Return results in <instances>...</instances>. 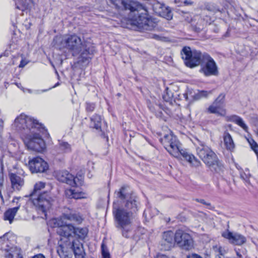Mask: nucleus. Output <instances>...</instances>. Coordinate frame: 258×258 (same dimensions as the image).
<instances>
[{
  "label": "nucleus",
  "instance_id": "nucleus-43",
  "mask_svg": "<svg viewBox=\"0 0 258 258\" xmlns=\"http://www.w3.org/2000/svg\"><path fill=\"white\" fill-rule=\"evenodd\" d=\"M189 258H203L201 256L197 254H192Z\"/></svg>",
  "mask_w": 258,
  "mask_h": 258
},
{
  "label": "nucleus",
  "instance_id": "nucleus-38",
  "mask_svg": "<svg viewBox=\"0 0 258 258\" xmlns=\"http://www.w3.org/2000/svg\"><path fill=\"white\" fill-rule=\"evenodd\" d=\"M28 61H27L26 59H22L19 66V68H24L28 63Z\"/></svg>",
  "mask_w": 258,
  "mask_h": 258
},
{
  "label": "nucleus",
  "instance_id": "nucleus-9",
  "mask_svg": "<svg viewBox=\"0 0 258 258\" xmlns=\"http://www.w3.org/2000/svg\"><path fill=\"white\" fill-rule=\"evenodd\" d=\"M55 201V197L50 192H44L39 195L36 199H33L32 203L38 212L44 214L42 218L46 219V213L51 208Z\"/></svg>",
  "mask_w": 258,
  "mask_h": 258
},
{
  "label": "nucleus",
  "instance_id": "nucleus-41",
  "mask_svg": "<svg viewBox=\"0 0 258 258\" xmlns=\"http://www.w3.org/2000/svg\"><path fill=\"white\" fill-rule=\"evenodd\" d=\"M196 201H197L198 202H200L202 204H205V205H210V204L209 203H207L203 199H197L196 200Z\"/></svg>",
  "mask_w": 258,
  "mask_h": 258
},
{
  "label": "nucleus",
  "instance_id": "nucleus-8",
  "mask_svg": "<svg viewBox=\"0 0 258 258\" xmlns=\"http://www.w3.org/2000/svg\"><path fill=\"white\" fill-rule=\"evenodd\" d=\"M41 124L34 118L25 114H21L15 120L13 127L20 131H24L25 136L33 130H40Z\"/></svg>",
  "mask_w": 258,
  "mask_h": 258
},
{
  "label": "nucleus",
  "instance_id": "nucleus-51",
  "mask_svg": "<svg viewBox=\"0 0 258 258\" xmlns=\"http://www.w3.org/2000/svg\"><path fill=\"white\" fill-rule=\"evenodd\" d=\"M17 86H18V87L19 88H20L21 89H22V88H23L22 87H20V86H19L18 85Z\"/></svg>",
  "mask_w": 258,
  "mask_h": 258
},
{
  "label": "nucleus",
  "instance_id": "nucleus-46",
  "mask_svg": "<svg viewBox=\"0 0 258 258\" xmlns=\"http://www.w3.org/2000/svg\"><path fill=\"white\" fill-rule=\"evenodd\" d=\"M3 125V121L0 122V129H2Z\"/></svg>",
  "mask_w": 258,
  "mask_h": 258
},
{
  "label": "nucleus",
  "instance_id": "nucleus-44",
  "mask_svg": "<svg viewBox=\"0 0 258 258\" xmlns=\"http://www.w3.org/2000/svg\"><path fill=\"white\" fill-rule=\"evenodd\" d=\"M184 4H185L186 5H192V2L191 1L186 0L184 2Z\"/></svg>",
  "mask_w": 258,
  "mask_h": 258
},
{
  "label": "nucleus",
  "instance_id": "nucleus-35",
  "mask_svg": "<svg viewBox=\"0 0 258 258\" xmlns=\"http://www.w3.org/2000/svg\"><path fill=\"white\" fill-rule=\"evenodd\" d=\"M184 18L185 21L187 22L188 23H192L193 21L192 16L190 14L185 13L184 15Z\"/></svg>",
  "mask_w": 258,
  "mask_h": 258
},
{
  "label": "nucleus",
  "instance_id": "nucleus-25",
  "mask_svg": "<svg viewBox=\"0 0 258 258\" xmlns=\"http://www.w3.org/2000/svg\"><path fill=\"white\" fill-rule=\"evenodd\" d=\"M62 218L64 220H68L77 224H80L83 220L82 216L77 213L65 214L63 215Z\"/></svg>",
  "mask_w": 258,
  "mask_h": 258
},
{
  "label": "nucleus",
  "instance_id": "nucleus-48",
  "mask_svg": "<svg viewBox=\"0 0 258 258\" xmlns=\"http://www.w3.org/2000/svg\"><path fill=\"white\" fill-rule=\"evenodd\" d=\"M236 167H237V168L238 170H241V168L240 167H239V166H236Z\"/></svg>",
  "mask_w": 258,
  "mask_h": 258
},
{
  "label": "nucleus",
  "instance_id": "nucleus-30",
  "mask_svg": "<svg viewBox=\"0 0 258 258\" xmlns=\"http://www.w3.org/2000/svg\"><path fill=\"white\" fill-rule=\"evenodd\" d=\"M204 9L214 13L220 11L217 5L212 3H205L204 5Z\"/></svg>",
  "mask_w": 258,
  "mask_h": 258
},
{
  "label": "nucleus",
  "instance_id": "nucleus-36",
  "mask_svg": "<svg viewBox=\"0 0 258 258\" xmlns=\"http://www.w3.org/2000/svg\"><path fill=\"white\" fill-rule=\"evenodd\" d=\"M95 108V105L93 103H86V110L88 111L92 112L94 110Z\"/></svg>",
  "mask_w": 258,
  "mask_h": 258
},
{
  "label": "nucleus",
  "instance_id": "nucleus-17",
  "mask_svg": "<svg viewBox=\"0 0 258 258\" xmlns=\"http://www.w3.org/2000/svg\"><path fill=\"white\" fill-rule=\"evenodd\" d=\"M222 236L228 239L229 242L233 244L241 245L246 241V238L238 233H232L228 231L223 232Z\"/></svg>",
  "mask_w": 258,
  "mask_h": 258
},
{
  "label": "nucleus",
  "instance_id": "nucleus-11",
  "mask_svg": "<svg viewBox=\"0 0 258 258\" xmlns=\"http://www.w3.org/2000/svg\"><path fill=\"white\" fill-rule=\"evenodd\" d=\"M200 72L205 76H217L218 69L214 60L207 53H204L201 62Z\"/></svg>",
  "mask_w": 258,
  "mask_h": 258
},
{
  "label": "nucleus",
  "instance_id": "nucleus-1",
  "mask_svg": "<svg viewBox=\"0 0 258 258\" xmlns=\"http://www.w3.org/2000/svg\"><path fill=\"white\" fill-rule=\"evenodd\" d=\"M116 197L121 200H126L124 206L117 207L113 205L116 227L121 232L123 237L126 238L134 237L135 227L133 224L134 213L138 210V197L131 191L127 186H122L116 191Z\"/></svg>",
  "mask_w": 258,
  "mask_h": 258
},
{
  "label": "nucleus",
  "instance_id": "nucleus-16",
  "mask_svg": "<svg viewBox=\"0 0 258 258\" xmlns=\"http://www.w3.org/2000/svg\"><path fill=\"white\" fill-rule=\"evenodd\" d=\"M224 98L225 95L224 94H220L213 103L209 107L208 111L211 113H214L221 116L225 115L226 112L223 107Z\"/></svg>",
  "mask_w": 258,
  "mask_h": 258
},
{
  "label": "nucleus",
  "instance_id": "nucleus-47",
  "mask_svg": "<svg viewBox=\"0 0 258 258\" xmlns=\"http://www.w3.org/2000/svg\"><path fill=\"white\" fill-rule=\"evenodd\" d=\"M236 254H237V255L239 257H241V255L240 254L239 252H236Z\"/></svg>",
  "mask_w": 258,
  "mask_h": 258
},
{
  "label": "nucleus",
  "instance_id": "nucleus-26",
  "mask_svg": "<svg viewBox=\"0 0 258 258\" xmlns=\"http://www.w3.org/2000/svg\"><path fill=\"white\" fill-rule=\"evenodd\" d=\"M15 4L17 9L24 11L34 6V3L33 0H18Z\"/></svg>",
  "mask_w": 258,
  "mask_h": 258
},
{
  "label": "nucleus",
  "instance_id": "nucleus-39",
  "mask_svg": "<svg viewBox=\"0 0 258 258\" xmlns=\"http://www.w3.org/2000/svg\"><path fill=\"white\" fill-rule=\"evenodd\" d=\"M211 91H202L200 92V95L203 97H207L210 94H211Z\"/></svg>",
  "mask_w": 258,
  "mask_h": 258
},
{
  "label": "nucleus",
  "instance_id": "nucleus-15",
  "mask_svg": "<svg viewBox=\"0 0 258 258\" xmlns=\"http://www.w3.org/2000/svg\"><path fill=\"white\" fill-rule=\"evenodd\" d=\"M29 166L32 173H43L48 169V165L42 158L37 157L29 160Z\"/></svg>",
  "mask_w": 258,
  "mask_h": 258
},
{
  "label": "nucleus",
  "instance_id": "nucleus-37",
  "mask_svg": "<svg viewBox=\"0 0 258 258\" xmlns=\"http://www.w3.org/2000/svg\"><path fill=\"white\" fill-rule=\"evenodd\" d=\"M50 89L51 88H49L48 89H44V90H33V94H36V95L40 94L41 93H42L47 91L48 90H50Z\"/></svg>",
  "mask_w": 258,
  "mask_h": 258
},
{
  "label": "nucleus",
  "instance_id": "nucleus-24",
  "mask_svg": "<svg viewBox=\"0 0 258 258\" xmlns=\"http://www.w3.org/2000/svg\"><path fill=\"white\" fill-rule=\"evenodd\" d=\"M223 139L224 145L227 150L233 151L235 148V144L231 135L228 133H225Z\"/></svg>",
  "mask_w": 258,
  "mask_h": 258
},
{
  "label": "nucleus",
  "instance_id": "nucleus-13",
  "mask_svg": "<svg viewBox=\"0 0 258 258\" xmlns=\"http://www.w3.org/2000/svg\"><path fill=\"white\" fill-rule=\"evenodd\" d=\"M57 248V252L60 258H72L73 256L71 239L62 236Z\"/></svg>",
  "mask_w": 258,
  "mask_h": 258
},
{
  "label": "nucleus",
  "instance_id": "nucleus-50",
  "mask_svg": "<svg viewBox=\"0 0 258 258\" xmlns=\"http://www.w3.org/2000/svg\"><path fill=\"white\" fill-rule=\"evenodd\" d=\"M58 85V84H56V85H55L52 88H55V87H56Z\"/></svg>",
  "mask_w": 258,
  "mask_h": 258
},
{
  "label": "nucleus",
  "instance_id": "nucleus-7",
  "mask_svg": "<svg viewBox=\"0 0 258 258\" xmlns=\"http://www.w3.org/2000/svg\"><path fill=\"white\" fill-rule=\"evenodd\" d=\"M44 131L42 125L40 130H33L23 138L24 143L28 149L37 152H43L46 148L45 144L40 133Z\"/></svg>",
  "mask_w": 258,
  "mask_h": 258
},
{
  "label": "nucleus",
  "instance_id": "nucleus-18",
  "mask_svg": "<svg viewBox=\"0 0 258 258\" xmlns=\"http://www.w3.org/2000/svg\"><path fill=\"white\" fill-rule=\"evenodd\" d=\"M175 243L173 232L171 231L164 232L161 243L162 249L168 250L173 247Z\"/></svg>",
  "mask_w": 258,
  "mask_h": 258
},
{
  "label": "nucleus",
  "instance_id": "nucleus-22",
  "mask_svg": "<svg viewBox=\"0 0 258 258\" xmlns=\"http://www.w3.org/2000/svg\"><path fill=\"white\" fill-rule=\"evenodd\" d=\"M20 206H17L13 208H11L7 210L4 215V219L5 221H8L10 224L12 223L16 213L18 211Z\"/></svg>",
  "mask_w": 258,
  "mask_h": 258
},
{
  "label": "nucleus",
  "instance_id": "nucleus-10",
  "mask_svg": "<svg viewBox=\"0 0 258 258\" xmlns=\"http://www.w3.org/2000/svg\"><path fill=\"white\" fill-rule=\"evenodd\" d=\"M181 55L185 65L192 68L200 64L203 53L196 50H191L189 47L185 46L182 48Z\"/></svg>",
  "mask_w": 258,
  "mask_h": 258
},
{
  "label": "nucleus",
  "instance_id": "nucleus-20",
  "mask_svg": "<svg viewBox=\"0 0 258 258\" xmlns=\"http://www.w3.org/2000/svg\"><path fill=\"white\" fill-rule=\"evenodd\" d=\"M71 242L72 251H74L76 258L85 256L86 253L82 244L79 242H75L73 239H71Z\"/></svg>",
  "mask_w": 258,
  "mask_h": 258
},
{
  "label": "nucleus",
  "instance_id": "nucleus-45",
  "mask_svg": "<svg viewBox=\"0 0 258 258\" xmlns=\"http://www.w3.org/2000/svg\"><path fill=\"white\" fill-rule=\"evenodd\" d=\"M157 258H168V257L167 256H166L165 255L162 254V255H159Z\"/></svg>",
  "mask_w": 258,
  "mask_h": 258
},
{
  "label": "nucleus",
  "instance_id": "nucleus-5",
  "mask_svg": "<svg viewBox=\"0 0 258 258\" xmlns=\"http://www.w3.org/2000/svg\"><path fill=\"white\" fill-rule=\"evenodd\" d=\"M194 144L197 154L205 164L217 172L222 170L223 165L210 147L206 145L204 142L199 140H197Z\"/></svg>",
  "mask_w": 258,
  "mask_h": 258
},
{
  "label": "nucleus",
  "instance_id": "nucleus-27",
  "mask_svg": "<svg viewBox=\"0 0 258 258\" xmlns=\"http://www.w3.org/2000/svg\"><path fill=\"white\" fill-rule=\"evenodd\" d=\"M231 120L240 126L244 131L247 132L248 126L241 117L237 115H233L231 117Z\"/></svg>",
  "mask_w": 258,
  "mask_h": 258
},
{
  "label": "nucleus",
  "instance_id": "nucleus-19",
  "mask_svg": "<svg viewBox=\"0 0 258 258\" xmlns=\"http://www.w3.org/2000/svg\"><path fill=\"white\" fill-rule=\"evenodd\" d=\"M11 186L14 190L19 191L24 184V179L20 176L14 173L9 175Z\"/></svg>",
  "mask_w": 258,
  "mask_h": 258
},
{
  "label": "nucleus",
  "instance_id": "nucleus-33",
  "mask_svg": "<svg viewBox=\"0 0 258 258\" xmlns=\"http://www.w3.org/2000/svg\"><path fill=\"white\" fill-rule=\"evenodd\" d=\"M59 148L63 153H68L71 151V145L68 143L65 142L59 143Z\"/></svg>",
  "mask_w": 258,
  "mask_h": 258
},
{
  "label": "nucleus",
  "instance_id": "nucleus-23",
  "mask_svg": "<svg viewBox=\"0 0 258 258\" xmlns=\"http://www.w3.org/2000/svg\"><path fill=\"white\" fill-rule=\"evenodd\" d=\"M5 257L6 258H23L21 249L17 247H11L9 250L6 251Z\"/></svg>",
  "mask_w": 258,
  "mask_h": 258
},
{
  "label": "nucleus",
  "instance_id": "nucleus-3",
  "mask_svg": "<svg viewBox=\"0 0 258 258\" xmlns=\"http://www.w3.org/2000/svg\"><path fill=\"white\" fill-rule=\"evenodd\" d=\"M53 45L59 49L66 47L70 50L73 55L80 53L79 61L88 62L90 58V55L93 53L94 48L90 43L83 42L81 38L76 35L61 37L56 36L53 39Z\"/></svg>",
  "mask_w": 258,
  "mask_h": 258
},
{
  "label": "nucleus",
  "instance_id": "nucleus-14",
  "mask_svg": "<svg viewBox=\"0 0 258 258\" xmlns=\"http://www.w3.org/2000/svg\"><path fill=\"white\" fill-rule=\"evenodd\" d=\"M57 179L62 182L66 183L70 185L75 187L82 184L81 179L75 177L67 171H60L56 173Z\"/></svg>",
  "mask_w": 258,
  "mask_h": 258
},
{
  "label": "nucleus",
  "instance_id": "nucleus-6",
  "mask_svg": "<svg viewBox=\"0 0 258 258\" xmlns=\"http://www.w3.org/2000/svg\"><path fill=\"white\" fill-rule=\"evenodd\" d=\"M52 222L54 224V227L56 228V233L60 236L67 237L70 239H73L72 234H74L81 239H84L88 233V230L86 227L75 228L71 224H64L59 219H53Z\"/></svg>",
  "mask_w": 258,
  "mask_h": 258
},
{
  "label": "nucleus",
  "instance_id": "nucleus-29",
  "mask_svg": "<svg viewBox=\"0 0 258 258\" xmlns=\"http://www.w3.org/2000/svg\"><path fill=\"white\" fill-rule=\"evenodd\" d=\"M161 8L162 11L158 12L159 15L168 20H171L173 16L170 10L164 6H162Z\"/></svg>",
  "mask_w": 258,
  "mask_h": 258
},
{
  "label": "nucleus",
  "instance_id": "nucleus-32",
  "mask_svg": "<svg viewBox=\"0 0 258 258\" xmlns=\"http://www.w3.org/2000/svg\"><path fill=\"white\" fill-rule=\"evenodd\" d=\"M251 176L249 170L248 169H245L240 172L241 178L246 182L249 183V178Z\"/></svg>",
  "mask_w": 258,
  "mask_h": 258
},
{
  "label": "nucleus",
  "instance_id": "nucleus-49",
  "mask_svg": "<svg viewBox=\"0 0 258 258\" xmlns=\"http://www.w3.org/2000/svg\"><path fill=\"white\" fill-rule=\"evenodd\" d=\"M255 133L257 136H258V129L255 131Z\"/></svg>",
  "mask_w": 258,
  "mask_h": 258
},
{
  "label": "nucleus",
  "instance_id": "nucleus-52",
  "mask_svg": "<svg viewBox=\"0 0 258 258\" xmlns=\"http://www.w3.org/2000/svg\"><path fill=\"white\" fill-rule=\"evenodd\" d=\"M18 0H14V1L15 2V4L16 3L17 1H18Z\"/></svg>",
  "mask_w": 258,
  "mask_h": 258
},
{
  "label": "nucleus",
  "instance_id": "nucleus-40",
  "mask_svg": "<svg viewBox=\"0 0 258 258\" xmlns=\"http://www.w3.org/2000/svg\"><path fill=\"white\" fill-rule=\"evenodd\" d=\"M21 90L23 91V92H28L30 94H33V90L29 89H25L24 88H22Z\"/></svg>",
  "mask_w": 258,
  "mask_h": 258
},
{
  "label": "nucleus",
  "instance_id": "nucleus-12",
  "mask_svg": "<svg viewBox=\"0 0 258 258\" xmlns=\"http://www.w3.org/2000/svg\"><path fill=\"white\" fill-rule=\"evenodd\" d=\"M174 241L181 249L188 250L194 247L191 236L182 230H178L174 234Z\"/></svg>",
  "mask_w": 258,
  "mask_h": 258
},
{
  "label": "nucleus",
  "instance_id": "nucleus-34",
  "mask_svg": "<svg viewBox=\"0 0 258 258\" xmlns=\"http://www.w3.org/2000/svg\"><path fill=\"white\" fill-rule=\"evenodd\" d=\"M101 251L103 258H110V254L107 247L104 243L101 244Z\"/></svg>",
  "mask_w": 258,
  "mask_h": 258
},
{
  "label": "nucleus",
  "instance_id": "nucleus-31",
  "mask_svg": "<svg viewBox=\"0 0 258 258\" xmlns=\"http://www.w3.org/2000/svg\"><path fill=\"white\" fill-rule=\"evenodd\" d=\"M45 186V183L42 181L36 182L34 186L33 192L31 194L30 196L33 197L37 192L44 188Z\"/></svg>",
  "mask_w": 258,
  "mask_h": 258
},
{
  "label": "nucleus",
  "instance_id": "nucleus-2",
  "mask_svg": "<svg viewBox=\"0 0 258 258\" xmlns=\"http://www.w3.org/2000/svg\"><path fill=\"white\" fill-rule=\"evenodd\" d=\"M117 9L130 11L126 21V27L144 32L152 30L157 25L155 19L148 14L146 7L133 0H110Z\"/></svg>",
  "mask_w": 258,
  "mask_h": 258
},
{
  "label": "nucleus",
  "instance_id": "nucleus-28",
  "mask_svg": "<svg viewBox=\"0 0 258 258\" xmlns=\"http://www.w3.org/2000/svg\"><path fill=\"white\" fill-rule=\"evenodd\" d=\"M101 120L100 116L94 115L91 118L90 125L96 130H100L101 126Z\"/></svg>",
  "mask_w": 258,
  "mask_h": 258
},
{
  "label": "nucleus",
  "instance_id": "nucleus-4",
  "mask_svg": "<svg viewBox=\"0 0 258 258\" xmlns=\"http://www.w3.org/2000/svg\"><path fill=\"white\" fill-rule=\"evenodd\" d=\"M161 143L170 155L179 159H184L192 166L198 167L200 161L194 155L181 148V145L171 131L160 139Z\"/></svg>",
  "mask_w": 258,
  "mask_h": 258
},
{
  "label": "nucleus",
  "instance_id": "nucleus-21",
  "mask_svg": "<svg viewBox=\"0 0 258 258\" xmlns=\"http://www.w3.org/2000/svg\"><path fill=\"white\" fill-rule=\"evenodd\" d=\"M66 195L69 198L80 199L86 198L87 195L78 189H68L66 190Z\"/></svg>",
  "mask_w": 258,
  "mask_h": 258
},
{
  "label": "nucleus",
  "instance_id": "nucleus-42",
  "mask_svg": "<svg viewBox=\"0 0 258 258\" xmlns=\"http://www.w3.org/2000/svg\"><path fill=\"white\" fill-rule=\"evenodd\" d=\"M32 258H45V257L42 254H38L34 256Z\"/></svg>",
  "mask_w": 258,
  "mask_h": 258
}]
</instances>
